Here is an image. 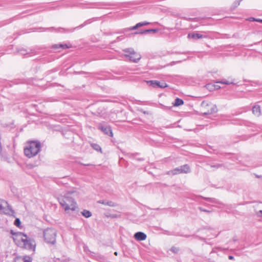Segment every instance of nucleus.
<instances>
[{"label": "nucleus", "mask_w": 262, "mask_h": 262, "mask_svg": "<svg viewBox=\"0 0 262 262\" xmlns=\"http://www.w3.org/2000/svg\"><path fill=\"white\" fill-rule=\"evenodd\" d=\"M41 145L38 141H31L24 148V154L26 156L30 158L35 156L40 150Z\"/></svg>", "instance_id": "obj_1"}, {"label": "nucleus", "mask_w": 262, "mask_h": 262, "mask_svg": "<svg viewBox=\"0 0 262 262\" xmlns=\"http://www.w3.org/2000/svg\"><path fill=\"white\" fill-rule=\"evenodd\" d=\"M59 202L62 206L66 211L71 210H75L77 208L76 203L74 199L69 195L68 193L63 196H61L58 199Z\"/></svg>", "instance_id": "obj_2"}, {"label": "nucleus", "mask_w": 262, "mask_h": 262, "mask_svg": "<svg viewBox=\"0 0 262 262\" xmlns=\"http://www.w3.org/2000/svg\"><path fill=\"white\" fill-rule=\"evenodd\" d=\"M57 232L52 228H48L43 230L45 241L49 244L54 245L56 243Z\"/></svg>", "instance_id": "obj_3"}, {"label": "nucleus", "mask_w": 262, "mask_h": 262, "mask_svg": "<svg viewBox=\"0 0 262 262\" xmlns=\"http://www.w3.org/2000/svg\"><path fill=\"white\" fill-rule=\"evenodd\" d=\"M203 114L204 115H210L217 111V107L215 104L203 101L201 104Z\"/></svg>", "instance_id": "obj_4"}, {"label": "nucleus", "mask_w": 262, "mask_h": 262, "mask_svg": "<svg viewBox=\"0 0 262 262\" xmlns=\"http://www.w3.org/2000/svg\"><path fill=\"white\" fill-rule=\"evenodd\" d=\"M190 172V169L189 166L188 164H185L179 167H177L172 170L169 171L167 173L168 174L175 175L182 173H188Z\"/></svg>", "instance_id": "obj_5"}, {"label": "nucleus", "mask_w": 262, "mask_h": 262, "mask_svg": "<svg viewBox=\"0 0 262 262\" xmlns=\"http://www.w3.org/2000/svg\"><path fill=\"white\" fill-rule=\"evenodd\" d=\"M125 51L124 56L128 58L129 60L134 62H138L141 58V55L134 50H123Z\"/></svg>", "instance_id": "obj_6"}, {"label": "nucleus", "mask_w": 262, "mask_h": 262, "mask_svg": "<svg viewBox=\"0 0 262 262\" xmlns=\"http://www.w3.org/2000/svg\"><path fill=\"white\" fill-rule=\"evenodd\" d=\"M0 212L8 215H12L14 213L7 202L3 200H0Z\"/></svg>", "instance_id": "obj_7"}, {"label": "nucleus", "mask_w": 262, "mask_h": 262, "mask_svg": "<svg viewBox=\"0 0 262 262\" xmlns=\"http://www.w3.org/2000/svg\"><path fill=\"white\" fill-rule=\"evenodd\" d=\"M98 128L104 134L110 137H113V134L111 126L105 122L99 124Z\"/></svg>", "instance_id": "obj_8"}, {"label": "nucleus", "mask_w": 262, "mask_h": 262, "mask_svg": "<svg viewBox=\"0 0 262 262\" xmlns=\"http://www.w3.org/2000/svg\"><path fill=\"white\" fill-rule=\"evenodd\" d=\"M20 247L26 249L34 251L35 248V242L31 238H28L27 236L25 238V242L22 243Z\"/></svg>", "instance_id": "obj_9"}, {"label": "nucleus", "mask_w": 262, "mask_h": 262, "mask_svg": "<svg viewBox=\"0 0 262 262\" xmlns=\"http://www.w3.org/2000/svg\"><path fill=\"white\" fill-rule=\"evenodd\" d=\"M15 236H13V238L16 244L18 246H20L22 243L25 242V238L27 237V235L20 232H17L15 234Z\"/></svg>", "instance_id": "obj_10"}, {"label": "nucleus", "mask_w": 262, "mask_h": 262, "mask_svg": "<svg viewBox=\"0 0 262 262\" xmlns=\"http://www.w3.org/2000/svg\"><path fill=\"white\" fill-rule=\"evenodd\" d=\"M76 48H77V46L76 45H73L70 42L54 44L51 47V48L52 49H57L58 48H62L64 49Z\"/></svg>", "instance_id": "obj_11"}, {"label": "nucleus", "mask_w": 262, "mask_h": 262, "mask_svg": "<svg viewBox=\"0 0 262 262\" xmlns=\"http://www.w3.org/2000/svg\"><path fill=\"white\" fill-rule=\"evenodd\" d=\"M187 37L190 40L195 41L198 39L205 38L206 37V36L197 32H192L188 34Z\"/></svg>", "instance_id": "obj_12"}, {"label": "nucleus", "mask_w": 262, "mask_h": 262, "mask_svg": "<svg viewBox=\"0 0 262 262\" xmlns=\"http://www.w3.org/2000/svg\"><path fill=\"white\" fill-rule=\"evenodd\" d=\"M147 83L153 88H164L167 86V84L165 82H160L157 80H149L147 81Z\"/></svg>", "instance_id": "obj_13"}, {"label": "nucleus", "mask_w": 262, "mask_h": 262, "mask_svg": "<svg viewBox=\"0 0 262 262\" xmlns=\"http://www.w3.org/2000/svg\"><path fill=\"white\" fill-rule=\"evenodd\" d=\"M159 31L158 29H146V30H140L139 31H136L132 34L136 35V34H148V33H156Z\"/></svg>", "instance_id": "obj_14"}, {"label": "nucleus", "mask_w": 262, "mask_h": 262, "mask_svg": "<svg viewBox=\"0 0 262 262\" xmlns=\"http://www.w3.org/2000/svg\"><path fill=\"white\" fill-rule=\"evenodd\" d=\"M149 24H150L149 23L147 22V21L140 22V23H137L135 26H134L133 27L124 29L123 31V32L124 33L128 31L136 30L140 27L149 25Z\"/></svg>", "instance_id": "obj_15"}, {"label": "nucleus", "mask_w": 262, "mask_h": 262, "mask_svg": "<svg viewBox=\"0 0 262 262\" xmlns=\"http://www.w3.org/2000/svg\"><path fill=\"white\" fill-rule=\"evenodd\" d=\"M134 238L139 241H142L145 240L147 236L146 234L142 232H136L134 236Z\"/></svg>", "instance_id": "obj_16"}, {"label": "nucleus", "mask_w": 262, "mask_h": 262, "mask_svg": "<svg viewBox=\"0 0 262 262\" xmlns=\"http://www.w3.org/2000/svg\"><path fill=\"white\" fill-rule=\"evenodd\" d=\"M32 260V259L30 256H25L23 258L21 257H16L14 262H20V261H23V262H31Z\"/></svg>", "instance_id": "obj_17"}, {"label": "nucleus", "mask_w": 262, "mask_h": 262, "mask_svg": "<svg viewBox=\"0 0 262 262\" xmlns=\"http://www.w3.org/2000/svg\"><path fill=\"white\" fill-rule=\"evenodd\" d=\"M252 112L255 115L258 117L261 114L260 106L258 105H254L252 108Z\"/></svg>", "instance_id": "obj_18"}, {"label": "nucleus", "mask_w": 262, "mask_h": 262, "mask_svg": "<svg viewBox=\"0 0 262 262\" xmlns=\"http://www.w3.org/2000/svg\"><path fill=\"white\" fill-rule=\"evenodd\" d=\"M98 203L102 204L105 205H107L111 207L116 206V204L112 201H107L106 200H99L97 202Z\"/></svg>", "instance_id": "obj_19"}, {"label": "nucleus", "mask_w": 262, "mask_h": 262, "mask_svg": "<svg viewBox=\"0 0 262 262\" xmlns=\"http://www.w3.org/2000/svg\"><path fill=\"white\" fill-rule=\"evenodd\" d=\"M184 101L182 99H180L179 98H177L174 100V103H173V105L175 106H178L183 104Z\"/></svg>", "instance_id": "obj_20"}, {"label": "nucleus", "mask_w": 262, "mask_h": 262, "mask_svg": "<svg viewBox=\"0 0 262 262\" xmlns=\"http://www.w3.org/2000/svg\"><path fill=\"white\" fill-rule=\"evenodd\" d=\"M81 214H82L83 216L86 218L91 217L92 215V213L90 211L87 210H83L81 212Z\"/></svg>", "instance_id": "obj_21"}, {"label": "nucleus", "mask_w": 262, "mask_h": 262, "mask_svg": "<svg viewBox=\"0 0 262 262\" xmlns=\"http://www.w3.org/2000/svg\"><path fill=\"white\" fill-rule=\"evenodd\" d=\"M176 54H181L182 55H184V57H182L181 59V60H185L187 58H189V55L190 54V53L189 52H183L182 53L179 52H176Z\"/></svg>", "instance_id": "obj_22"}, {"label": "nucleus", "mask_w": 262, "mask_h": 262, "mask_svg": "<svg viewBox=\"0 0 262 262\" xmlns=\"http://www.w3.org/2000/svg\"><path fill=\"white\" fill-rule=\"evenodd\" d=\"M27 50H18L17 53L23 56L24 57H27L28 56H27L28 54H29L30 53L27 52Z\"/></svg>", "instance_id": "obj_23"}, {"label": "nucleus", "mask_w": 262, "mask_h": 262, "mask_svg": "<svg viewBox=\"0 0 262 262\" xmlns=\"http://www.w3.org/2000/svg\"><path fill=\"white\" fill-rule=\"evenodd\" d=\"M92 21H93L92 19H88L86 21H85L83 24H82L80 25V26H79L78 27H77V28H82L84 26H85L88 24H91L92 22Z\"/></svg>", "instance_id": "obj_24"}, {"label": "nucleus", "mask_w": 262, "mask_h": 262, "mask_svg": "<svg viewBox=\"0 0 262 262\" xmlns=\"http://www.w3.org/2000/svg\"><path fill=\"white\" fill-rule=\"evenodd\" d=\"M218 83H222V84H234V81H229L228 80L223 79L220 81H219Z\"/></svg>", "instance_id": "obj_25"}, {"label": "nucleus", "mask_w": 262, "mask_h": 262, "mask_svg": "<svg viewBox=\"0 0 262 262\" xmlns=\"http://www.w3.org/2000/svg\"><path fill=\"white\" fill-rule=\"evenodd\" d=\"M92 147L96 151H101V147L97 144L93 143L92 144Z\"/></svg>", "instance_id": "obj_26"}, {"label": "nucleus", "mask_w": 262, "mask_h": 262, "mask_svg": "<svg viewBox=\"0 0 262 262\" xmlns=\"http://www.w3.org/2000/svg\"><path fill=\"white\" fill-rule=\"evenodd\" d=\"M14 225L17 227H20L21 225L20 220L18 218H16L14 221Z\"/></svg>", "instance_id": "obj_27"}, {"label": "nucleus", "mask_w": 262, "mask_h": 262, "mask_svg": "<svg viewBox=\"0 0 262 262\" xmlns=\"http://www.w3.org/2000/svg\"><path fill=\"white\" fill-rule=\"evenodd\" d=\"M170 251L173 253H178L179 251V248L173 246L171 248Z\"/></svg>", "instance_id": "obj_28"}, {"label": "nucleus", "mask_w": 262, "mask_h": 262, "mask_svg": "<svg viewBox=\"0 0 262 262\" xmlns=\"http://www.w3.org/2000/svg\"><path fill=\"white\" fill-rule=\"evenodd\" d=\"M240 4V2L238 0H236L233 4L232 8L234 9L237 7Z\"/></svg>", "instance_id": "obj_29"}, {"label": "nucleus", "mask_w": 262, "mask_h": 262, "mask_svg": "<svg viewBox=\"0 0 262 262\" xmlns=\"http://www.w3.org/2000/svg\"><path fill=\"white\" fill-rule=\"evenodd\" d=\"M198 209H199L201 211H202V212H207V213H210V212H211V210H207V209H204V208H202V207H199L198 208Z\"/></svg>", "instance_id": "obj_30"}, {"label": "nucleus", "mask_w": 262, "mask_h": 262, "mask_svg": "<svg viewBox=\"0 0 262 262\" xmlns=\"http://www.w3.org/2000/svg\"><path fill=\"white\" fill-rule=\"evenodd\" d=\"M222 165L220 164H213V165H210V166L212 168H219L221 167H222Z\"/></svg>", "instance_id": "obj_31"}, {"label": "nucleus", "mask_w": 262, "mask_h": 262, "mask_svg": "<svg viewBox=\"0 0 262 262\" xmlns=\"http://www.w3.org/2000/svg\"><path fill=\"white\" fill-rule=\"evenodd\" d=\"M256 215L257 216L261 217L262 216V210H259L256 212Z\"/></svg>", "instance_id": "obj_32"}, {"label": "nucleus", "mask_w": 262, "mask_h": 262, "mask_svg": "<svg viewBox=\"0 0 262 262\" xmlns=\"http://www.w3.org/2000/svg\"><path fill=\"white\" fill-rule=\"evenodd\" d=\"M205 199L206 200H209L210 202H213V203L215 202V199H213V198H205Z\"/></svg>", "instance_id": "obj_33"}, {"label": "nucleus", "mask_w": 262, "mask_h": 262, "mask_svg": "<svg viewBox=\"0 0 262 262\" xmlns=\"http://www.w3.org/2000/svg\"><path fill=\"white\" fill-rule=\"evenodd\" d=\"M136 155H137V154H127V156L130 158L134 157Z\"/></svg>", "instance_id": "obj_34"}, {"label": "nucleus", "mask_w": 262, "mask_h": 262, "mask_svg": "<svg viewBox=\"0 0 262 262\" xmlns=\"http://www.w3.org/2000/svg\"><path fill=\"white\" fill-rule=\"evenodd\" d=\"M17 233V232H14L13 230L11 231V234L13 235V236H15V234Z\"/></svg>", "instance_id": "obj_35"}, {"label": "nucleus", "mask_w": 262, "mask_h": 262, "mask_svg": "<svg viewBox=\"0 0 262 262\" xmlns=\"http://www.w3.org/2000/svg\"><path fill=\"white\" fill-rule=\"evenodd\" d=\"M123 38V36H120L118 37L117 39V40H120L122 39Z\"/></svg>", "instance_id": "obj_36"}, {"label": "nucleus", "mask_w": 262, "mask_h": 262, "mask_svg": "<svg viewBox=\"0 0 262 262\" xmlns=\"http://www.w3.org/2000/svg\"><path fill=\"white\" fill-rule=\"evenodd\" d=\"M257 19H255L254 18V17H250L249 18V20H254V21H256Z\"/></svg>", "instance_id": "obj_37"}, {"label": "nucleus", "mask_w": 262, "mask_h": 262, "mask_svg": "<svg viewBox=\"0 0 262 262\" xmlns=\"http://www.w3.org/2000/svg\"><path fill=\"white\" fill-rule=\"evenodd\" d=\"M228 257H229V259H234V257L233 256H232V255H229L228 256Z\"/></svg>", "instance_id": "obj_38"}, {"label": "nucleus", "mask_w": 262, "mask_h": 262, "mask_svg": "<svg viewBox=\"0 0 262 262\" xmlns=\"http://www.w3.org/2000/svg\"><path fill=\"white\" fill-rule=\"evenodd\" d=\"M256 21L262 23V19H257L256 20Z\"/></svg>", "instance_id": "obj_39"}, {"label": "nucleus", "mask_w": 262, "mask_h": 262, "mask_svg": "<svg viewBox=\"0 0 262 262\" xmlns=\"http://www.w3.org/2000/svg\"><path fill=\"white\" fill-rule=\"evenodd\" d=\"M54 29V28L51 27V28H47V29H48V30H51V29Z\"/></svg>", "instance_id": "obj_40"}, {"label": "nucleus", "mask_w": 262, "mask_h": 262, "mask_svg": "<svg viewBox=\"0 0 262 262\" xmlns=\"http://www.w3.org/2000/svg\"><path fill=\"white\" fill-rule=\"evenodd\" d=\"M84 165H86V166H89V165H91V164H84Z\"/></svg>", "instance_id": "obj_41"}, {"label": "nucleus", "mask_w": 262, "mask_h": 262, "mask_svg": "<svg viewBox=\"0 0 262 262\" xmlns=\"http://www.w3.org/2000/svg\"><path fill=\"white\" fill-rule=\"evenodd\" d=\"M115 254L116 255H117V252H115Z\"/></svg>", "instance_id": "obj_42"}, {"label": "nucleus", "mask_w": 262, "mask_h": 262, "mask_svg": "<svg viewBox=\"0 0 262 262\" xmlns=\"http://www.w3.org/2000/svg\"><path fill=\"white\" fill-rule=\"evenodd\" d=\"M185 236L188 237L189 236V235H185Z\"/></svg>", "instance_id": "obj_43"}, {"label": "nucleus", "mask_w": 262, "mask_h": 262, "mask_svg": "<svg viewBox=\"0 0 262 262\" xmlns=\"http://www.w3.org/2000/svg\"><path fill=\"white\" fill-rule=\"evenodd\" d=\"M240 3L241 1H242L243 0H238Z\"/></svg>", "instance_id": "obj_44"}, {"label": "nucleus", "mask_w": 262, "mask_h": 262, "mask_svg": "<svg viewBox=\"0 0 262 262\" xmlns=\"http://www.w3.org/2000/svg\"><path fill=\"white\" fill-rule=\"evenodd\" d=\"M210 85L208 84V85H207V87L208 88Z\"/></svg>", "instance_id": "obj_45"}]
</instances>
